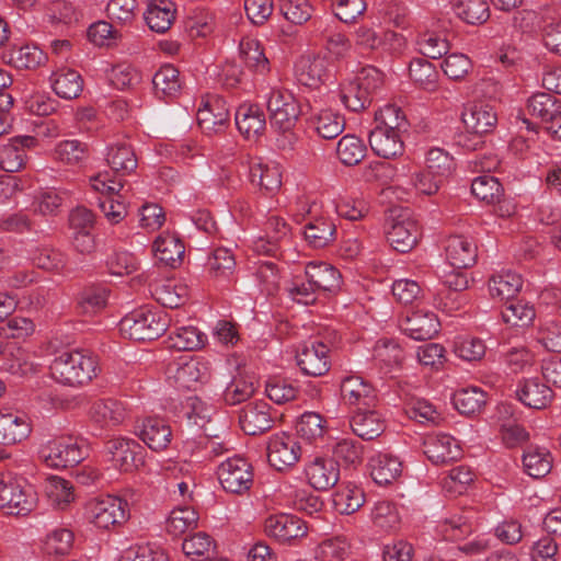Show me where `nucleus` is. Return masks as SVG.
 I'll return each mask as SVG.
<instances>
[{"mask_svg":"<svg viewBox=\"0 0 561 561\" xmlns=\"http://www.w3.org/2000/svg\"><path fill=\"white\" fill-rule=\"evenodd\" d=\"M529 114L538 117L547 126V124L561 111V101L549 93H536L528 100Z\"/></svg>","mask_w":561,"mask_h":561,"instance_id":"43","label":"nucleus"},{"mask_svg":"<svg viewBox=\"0 0 561 561\" xmlns=\"http://www.w3.org/2000/svg\"><path fill=\"white\" fill-rule=\"evenodd\" d=\"M525 471L533 478L539 479L548 474L552 468L550 454L545 449L529 448L523 456Z\"/></svg>","mask_w":561,"mask_h":561,"instance_id":"56","label":"nucleus"},{"mask_svg":"<svg viewBox=\"0 0 561 561\" xmlns=\"http://www.w3.org/2000/svg\"><path fill=\"white\" fill-rule=\"evenodd\" d=\"M366 154V145L355 135H345L337 142L336 157L346 167L359 164Z\"/></svg>","mask_w":561,"mask_h":561,"instance_id":"39","label":"nucleus"},{"mask_svg":"<svg viewBox=\"0 0 561 561\" xmlns=\"http://www.w3.org/2000/svg\"><path fill=\"white\" fill-rule=\"evenodd\" d=\"M353 433L364 440H373L385 431V422L373 408L355 411L351 419Z\"/></svg>","mask_w":561,"mask_h":561,"instance_id":"29","label":"nucleus"},{"mask_svg":"<svg viewBox=\"0 0 561 561\" xmlns=\"http://www.w3.org/2000/svg\"><path fill=\"white\" fill-rule=\"evenodd\" d=\"M197 520V513L193 508L188 506L178 507L170 513L165 522V530L169 535L176 538L186 530L196 527Z\"/></svg>","mask_w":561,"mask_h":561,"instance_id":"51","label":"nucleus"},{"mask_svg":"<svg viewBox=\"0 0 561 561\" xmlns=\"http://www.w3.org/2000/svg\"><path fill=\"white\" fill-rule=\"evenodd\" d=\"M236 126L247 138H255L265 129V115L257 105H241L236 111Z\"/></svg>","mask_w":561,"mask_h":561,"instance_id":"31","label":"nucleus"},{"mask_svg":"<svg viewBox=\"0 0 561 561\" xmlns=\"http://www.w3.org/2000/svg\"><path fill=\"white\" fill-rule=\"evenodd\" d=\"M168 379L181 389H195L197 383L207 382L210 377L208 363L195 358L180 357L168 364Z\"/></svg>","mask_w":561,"mask_h":561,"instance_id":"8","label":"nucleus"},{"mask_svg":"<svg viewBox=\"0 0 561 561\" xmlns=\"http://www.w3.org/2000/svg\"><path fill=\"white\" fill-rule=\"evenodd\" d=\"M31 426L24 415L8 409L0 410V445L10 446L27 438Z\"/></svg>","mask_w":561,"mask_h":561,"instance_id":"23","label":"nucleus"},{"mask_svg":"<svg viewBox=\"0 0 561 561\" xmlns=\"http://www.w3.org/2000/svg\"><path fill=\"white\" fill-rule=\"evenodd\" d=\"M301 456L297 438L286 433L274 435L267 444V459L277 471L294 467Z\"/></svg>","mask_w":561,"mask_h":561,"instance_id":"10","label":"nucleus"},{"mask_svg":"<svg viewBox=\"0 0 561 561\" xmlns=\"http://www.w3.org/2000/svg\"><path fill=\"white\" fill-rule=\"evenodd\" d=\"M152 251L160 263L176 268L183 262L185 247L178 237L167 233L154 240Z\"/></svg>","mask_w":561,"mask_h":561,"instance_id":"30","label":"nucleus"},{"mask_svg":"<svg viewBox=\"0 0 561 561\" xmlns=\"http://www.w3.org/2000/svg\"><path fill=\"white\" fill-rule=\"evenodd\" d=\"M36 144L32 136L11 138L9 144L0 147V168L5 172H18L25 165L26 148Z\"/></svg>","mask_w":561,"mask_h":561,"instance_id":"22","label":"nucleus"},{"mask_svg":"<svg viewBox=\"0 0 561 561\" xmlns=\"http://www.w3.org/2000/svg\"><path fill=\"white\" fill-rule=\"evenodd\" d=\"M55 93L66 100L78 98L83 90V79L72 69H61L55 73L53 81Z\"/></svg>","mask_w":561,"mask_h":561,"instance_id":"40","label":"nucleus"},{"mask_svg":"<svg viewBox=\"0 0 561 561\" xmlns=\"http://www.w3.org/2000/svg\"><path fill=\"white\" fill-rule=\"evenodd\" d=\"M523 286L522 276L514 272L493 275L489 279V291L492 298L510 300L515 298Z\"/></svg>","mask_w":561,"mask_h":561,"instance_id":"38","label":"nucleus"},{"mask_svg":"<svg viewBox=\"0 0 561 561\" xmlns=\"http://www.w3.org/2000/svg\"><path fill=\"white\" fill-rule=\"evenodd\" d=\"M341 396L356 411L375 408L377 394L374 387L359 376L345 377L341 382Z\"/></svg>","mask_w":561,"mask_h":561,"instance_id":"14","label":"nucleus"},{"mask_svg":"<svg viewBox=\"0 0 561 561\" xmlns=\"http://www.w3.org/2000/svg\"><path fill=\"white\" fill-rule=\"evenodd\" d=\"M325 420L316 412L304 413L296 424L297 434L307 440L321 437L324 433Z\"/></svg>","mask_w":561,"mask_h":561,"instance_id":"62","label":"nucleus"},{"mask_svg":"<svg viewBox=\"0 0 561 561\" xmlns=\"http://www.w3.org/2000/svg\"><path fill=\"white\" fill-rule=\"evenodd\" d=\"M39 457L50 468L75 467L84 459L83 445L77 437L58 436L41 447Z\"/></svg>","mask_w":561,"mask_h":561,"instance_id":"6","label":"nucleus"},{"mask_svg":"<svg viewBox=\"0 0 561 561\" xmlns=\"http://www.w3.org/2000/svg\"><path fill=\"white\" fill-rule=\"evenodd\" d=\"M45 59V54L37 46H13L10 50V60L16 68L34 69Z\"/></svg>","mask_w":561,"mask_h":561,"instance_id":"60","label":"nucleus"},{"mask_svg":"<svg viewBox=\"0 0 561 561\" xmlns=\"http://www.w3.org/2000/svg\"><path fill=\"white\" fill-rule=\"evenodd\" d=\"M106 449L121 471L129 472L144 465V448L134 439H110L106 443Z\"/></svg>","mask_w":561,"mask_h":561,"instance_id":"17","label":"nucleus"},{"mask_svg":"<svg viewBox=\"0 0 561 561\" xmlns=\"http://www.w3.org/2000/svg\"><path fill=\"white\" fill-rule=\"evenodd\" d=\"M306 477L309 484L318 491H328L333 488L340 478L337 460L327 457H316L307 465Z\"/></svg>","mask_w":561,"mask_h":561,"instance_id":"16","label":"nucleus"},{"mask_svg":"<svg viewBox=\"0 0 561 561\" xmlns=\"http://www.w3.org/2000/svg\"><path fill=\"white\" fill-rule=\"evenodd\" d=\"M151 295L162 307L176 309L186 302L188 290L186 285L169 279L157 284Z\"/></svg>","mask_w":561,"mask_h":561,"instance_id":"37","label":"nucleus"},{"mask_svg":"<svg viewBox=\"0 0 561 561\" xmlns=\"http://www.w3.org/2000/svg\"><path fill=\"white\" fill-rule=\"evenodd\" d=\"M329 351L328 345L319 341L305 343L296 355L297 365L305 375L323 376L331 367Z\"/></svg>","mask_w":561,"mask_h":561,"instance_id":"12","label":"nucleus"},{"mask_svg":"<svg viewBox=\"0 0 561 561\" xmlns=\"http://www.w3.org/2000/svg\"><path fill=\"white\" fill-rule=\"evenodd\" d=\"M455 408L466 415L478 413L486 403V393L477 387L463 388L454 394Z\"/></svg>","mask_w":561,"mask_h":561,"instance_id":"46","label":"nucleus"},{"mask_svg":"<svg viewBox=\"0 0 561 561\" xmlns=\"http://www.w3.org/2000/svg\"><path fill=\"white\" fill-rule=\"evenodd\" d=\"M467 131L483 138L492 134L497 124V114L494 107L483 101L469 104L461 114Z\"/></svg>","mask_w":561,"mask_h":561,"instance_id":"11","label":"nucleus"},{"mask_svg":"<svg viewBox=\"0 0 561 561\" xmlns=\"http://www.w3.org/2000/svg\"><path fill=\"white\" fill-rule=\"evenodd\" d=\"M51 377L59 383L80 387L89 383L98 375V359L83 350L64 351L57 355L50 366Z\"/></svg>","mask_w":561,"mask_h":561,"instance_id":"1","label":"nucleus"},{"mask_svg":"<svg viewBox=\"0 0 561 561\" xmlns=\"http://www.w3.org/2000/svg\"><path fill=\"white\" fill-rule=\"evenodd\" d=\"M450 5L454 13L467 24L481 25L490 18L486 0H450Z\"/></svg>","mask_w":561,"mask_h":561,"instance_id":"33","label":"nucleus"},{"mask_svg":"<svg viewBox=\"0 0 561 561\" xmlns=\"http://www.w3.org/2000/svg\"><path fill=\"white\" fill-rule=\"evenodd\" d=\"M119 561H169V559L161 548L147 543L128 548Z\"/></svg>","mask_w":561,"mask_h":561,"instance_id":"64","label":"nucleus"},{"mask_svg":"<svg viewBox=\"0 0 561 561\" xmlns=\"http://www.w3.org/2000/svg\"><path fill=\"white\" fill-rule=\"evenodd\" d=\"M106 161L116 173H130L137 168L134 149L124 142H117L110 147Z\"/></svg>","mask_w":561,"mask_h":561,"instance_id":"45","label":"nucleus"},{"mask_svg":"<svg viewBox=\"0 0 561 561\" xmlns=\"http://www.w3.org/2000/svg\"><path fill=\"white\" fill-rule=\"evenodd\" d=\"M228 121L226 101L217 95L209 96L197 111V123L204 133H218Z\"/></svg>","mask_w":561,"mask_h":561,"instance_id":"18","label":"nucleus"},{"mask_svg":"<svg viewBox=\"0 0 561 561\" xmlns=\"http://www.w3.org/2000/svg\"><path fill=\"white\" fill-rule=\"evenodd\" d=\"M179 70L172 65L162 66L153 76L152 83L156 91L164 95H172L181 88Z\"/></svg>","mask_w":561,"mask_h":561,"instance_id":"63","label":"nucleus"},{"mask_svg":"<svg viewBox=\"0 0 561 561\" xmlns=\"http://www.w3.org/2000/svg\"><path fill=\"white\" fill-rule=\"evenodd\" d=\"M329 60L320 55H304L295 64L297 80L306 87L318 88L330 76Z\"/></svg>","mask_w":561,"mask_h":561,"instance_id":"13","label":"nucleus"},{"mask_svg":"<svg viewBox=\"0 0 561 561\" xmlns=\"http://www.w3.org/2000/svg\"><path fill=\"white\" fill-rule=\"evenodd\" d=\"M314 128L323 139H334L345 128V118L332 110H322L313 118Z\"/></svg>","mask_w":561,"mask_h":561,"instance_id":"49","label":"nucleus"},{"mask_svg":"<svg viewBox=\"0 0 561 561\" xmlns=\"http://www.w3.org/2000/svg\"><path fill=\"white\" fill-rule=\"evenodd\" d=\"M170 321L164 310L145 306L126 314L119 322V331L134 341H152L168 330Z\"/></svg>","mask_w":561,"mask_h":561,"instance_id":"2","label":"nucleus"},{"mask_svg":"<svg viewBox=\"0 0 561 561\" xmlns=\"http://www.w3.org/2000/svg\"><path fill=\"white\" fill-rule=\"evenodd\" d=\"M265 531L279 541H289L305 536L307 527L297 516L279 514L266 518Z\"/></svg>","mask_w":561,"mask_h":561,"instance_id":"24","label":"nucleus"},{"mask_svg":"<svg viewBox=\"0 0 561 561\" xmlns=\"http://www.w3.org/2000/svg\"><path fill=\"white\" fill-rule=\"evenodd\" d=\"M267 110L271 125L282 131V136L277 138L278 148L293 149L296 136L291 130L301 114L297 100L287 90H272L267 100Z\"/></svg>","mask_w":561,"mask_h":561,"instance_id":"3","label":"nucleus"},{"mask_svg":"<svg viewBox=\"0 0 561 561\" xmlns=\"http://www.w3.org/2000/svg\"><path fill=\"white\" fill-rule=\"evenodd\" d=\"M446 259L455 270L471 267L477 261V245L463 236H451L445 248Z\"/></svg>","mask_w":561,"mask_h":561,"instance_id":"26","label":"nucleus"},{"mask_svg":"<svg viewBox=\"0 0 561 561\" xmlns=\"http://www.w3.org/2000/svg\"><path fill=\"white\" fill-rule=\"evenodd\" d=\"M503 321L512 327H527L535 319V309L524 300H506L501 311Z\"/></svg>","mask_w":561,"mask_h":561,"instance_id":"41","label":"nucleus"},{"mask_svg":"<svg viewBox=\"0 0 561 561\" xmlns=\"http://www.w3.org/2000/svg\"><path fill=\"white\" fill-rule=\"evenodd\" d=\"M90 413L96 423L105 427L117 426L126 417L124 404L115 399L95 401L91 407Z\"/></svg>","mask_w":561,"mask_h":561,"instance_id":"32","label":"nucleus"},{"mask_svg":"<svg viewBox=\"0 0 561 561\" xmlns=\"http://www.w3.org/2000/svg\"><path fill=\"white\" fill-rule=\"evenodd\" d=\"M127 507L128 504L123 499L107 495L89 503V519L95 527L108 529L112 526L122 525L128 519Z\"/></svg>","mask_w":561,"mask_h":561,"instance_id":"9","label":"nucleus"},{"mask_svg":"<svg viewBox=\"0 0 561 561\" xmlns=\"http://www.w3.org/2000/svg\"><path fill=\"white\" fill-rule=\"evenodd\" d=\"M387 241L400 253L410 252L419 242L422 232L410 209L393 207L388 210L385 221Z\"/></svg>","mask_w":561,"mask_h":561,"instance_id":"4","label":"nucleus"},{"mask_svg":"<svg viewBox=\"0 0 561 561\" xmlns=\"http://www.w3.org/2000/svg\"><path fill=\"white\" fill-rule=\"evenodd\" d=\"M371 150L383 159H394L404 152V142L401 134L389 133L388 129L374 128L369 133Z\"/></svg>","mask_w":561,"mask_h":561,"instance_id":"28","label":"nucleus"},{"mask_svg":"<svg viewBox=\"0 0 561 561\" xmlns=\"http://www.w3.org/2000/svg\"><path fill=\"white\" fill-rule=\"evenodd\" d=\"M270 409V404L265 401L251 402L243 407L239 414L242 431L252 436L270 431L274 424Z\"/></svg>","mask_w":561,"mask_h":561,"instance_id":"15","label":"nucleus"},{"mask_svg":"<svg viewBox=\"0 0 561 561\" xmlns=\"http://www.w3.org/2000/svg\"><path fill=\"white\" fill-rule=\"evenodd\" d=\"M425 170L445 181L454 169V158L440 148L428 150L425 160Z\"/></svg>","mask_w":561,"mask_h":561,"instance_id":"59","label":"nucleus"},{"mask_svg":"<svg viewBox=\"0 0 561 561\" xmlns=\"http://www.w3.org/2000/svg\"><path fill=\"white\" fill-rule=\"evenodd\" d=\"M108 290L102 286H89L77 295L76 309L80 314H94L106 306Z\"/></svg>","mask_w":561,"mask_h":561,"instance_id":"42","label":"nucleus"},{"mask_svg":"<svg viewBox=\"0 0 561 561\" xmlns=\"http://www.w3.org/2000/svg\"><path fill=\"white\" fill-rule=\"evenodd\" d=\"M333 503L341 514L351 515L363 506L365 494L360 488L347 485L334 494Z\"/></svg>","mask_w":561,"mask_h":561,"instance_id":"57","label":"nucleus"},{"mask_svg":"<svg viewBox=\"0 0 561 561\" xmlns=\"http://www.w3.org/2000/svg\"><path fill=\"white\" fill-rule=\"evenodd\" d=\"M249 176L251 183L257 185L266 194L278 191L282 185V174L278 169L267 164H251Z\"/></svg>","mask_w":561,"mask_h":561,"instance_id":"44","label":"nucleus"},{"mask_svg":"<svg viewBox=\"0 0 561 561\" xmlns=\"http://www.w3.org/2000/svg\"><path fill=\"white\" fill-rule=\"evenodd\" d=\"M138 437L152 450H164L172 437L170 425L158 416H149L136 426Z\"/></svg>","mask_w":561,"mask_h":561,"instance_id":"20","label":"nucleus"},{"mask_svg":"<svg viewBox=\"0 0 561 561\" xmlns=\"http://www.w3.org/2000/svg\"><path fill=\"white\" fill-rule=\"evenodd\" d=\"M279 10L283 16L294 25L307 23L314 11L309 0H280Z\"/></svg>","mask_w":561,"mask_h":561,"instance_id":"58","label":"nucleus"},{"mask_svg":"<svg viewBox=\"0 0 561 561\" xmlns=\"http://www.w3.org/2000/svg\"><path fill=\"white\" fill-rule=\"evenodd\" d=\"M36 493L23 478L0 479V510L8 515L25 516L36 506Z\"/></svg>","mask_w":561,"mask_h":561,"instance_id":"5","label":"nucleus"},{"mask_svg":"<svg viewBox=\"0 0 561 561\" xmlns=\"http://www.w3.org/2000/svg\"><path fill=\"white\" fill-rule=\"evenodd\" d=\"M420 51L432 59H438L447 55L449 50L448 41L435 32H424L417 38Z\"/></svg>","mask_w":561,"mask_h":561,"instance_id":"61","label":"nucleus"},{"mask_svg":"<svg viewBox=\"0 0 561 561\" xmlns=\"http://www.w3.org/2000/svg\"><path fill=\"white\" fill-rule=\"evenodd\" d=\"M471 193L482 202L495 204L501 201L504 188L496 178L483 174L472 181Z\"/></svg>","mask_w":561,"mask_h":561,"instance_id":"50","label":"nucleus"},{"mask_svg":"<svg viewBox=\"0 0 561 561\" xmlns=\"http://www.w3.org/2000/svg\"><path fill=\"white\" fill-rule=\"evenodd\" d=\"M217 474L224 490L232 494H243L253 484L252 466L240 456L230 457L221 462Z\"/></svg>","mask_w":561,"mask_h":561,"instance_id":"7","label":"nucleus"},{"mask_svg":"<svg viewBox=\"0 0 561 561\" xmlns=\"http://www.w3.org/2000/svg\"><path fill=\"white\" fill-rule=\"evenodd\" d=\"M240 54L244 64L252 70L265 73L268 71V59L256 39H242L240 42Z\"/></svg>","mask_w":561,"mask_h":561,"instance_id":"55","label":"nucleus"},{"mask_svg":"<svg viewBox=\"0 0 561 561\" xmlns=\"http://www.w3.org/2000/svg\"><path fill=\"white\" fill-rule=\"evenodd\" d=\"M373 98L374 95L358 84L354 79L343 85L341 90L342 102L350 111L353 112H359L367 108L370 105Z\"/></svg>","mask_w":561,"mask_h":561,"instance_id":"54","label":"nucleus"},{"mask_svg":"<svg viewBox=\"0 0 561 561\" xmlns=\"http://www.w3.org/2000/svg\"><path fill=\"white\" fill-rule=\"evenodd\" d=\"M369 467L373 480L379 485H388L401 474V462L388 454L373 457Z\"/></svg>","mask_w":561,"mask_h":561,"instance_id":"36","label":"nucleus"},{"mask_svg":"<svg viewBox=\"0 0 561 561\" xmlns=\"http://www.w3.org/2000/svg\"><path fill=\"white\" fill-rule=\"evenodd\" d=\"M439 320L434 312L416 310L407 316L401 328L403 332L416 341L433 339L439 331Z\"/></svg>","mask_w":561,"mask_h":561,"instance_id":"21","label":"nucleus"},{"mask_svg":"<svg viewBox=\"0 0 561 561\" xmlns=\"http://www.w3.org/2000/svg\"><path fill=\"white\" fill-rule=\"evenodd\" d=\"M375 121V128L388 129L389 133L401 134L408 126L404 113L394 104H388L377 111Z\"/></svg>","mask_w":561,"mask_h":561,"instance_id":"53","label":"nucleus"},{"mask_svg":"<svg viewBox=\"0 0 561 561\" xmlns=\"http://www.w3.org/2000/svg\"><path fill=\"white\" fill-rule=\"evenodd\" d=\"M516 396L524 405L530 409L542 410L551 403L554 393L539 378H529L519 383Z\"/></svg>","mask_w":561,"mask_h":561,"instance_id":"25","label":"nucleus"},{"mask_svg":"<svg viewBox=\"0 0 561 561\" xmlns=\"http://www.w3.org/2000/svg\"><path fill=\"white\" fill-rule=\"evenodd\" d=\"M305 275L319 291L336 293L341 288V273L331 264L310 262L305 267Z\"/></svg>","mask_w":561,"mask_h":561,"instance_id":"27","label":"nucleus"},{"mask_svg":"<svg viewBox=\"0 0 561 561\" xmlns=\"http://www.w3.org/2000/svg\"><path fill=\"white\" fill-rule=\"evenodd\" d=\"M336 227L334 222L324 217L309 221L304 228L306 241L313 249L325 248L335 240Z\"/></svg>","mask_w":561,"mask_h":561,"instance_id":"34","label":"nucleus"},{"mask_svg":"<svg viewBox=\"0 0 561 561\" xmlns=\"http://www.w3.org/2000/svg\"><path fill=\"white\" fill-rule=\"evenodd\" d=\"M169 340L171 347L179 351H196L205 345L206 335L197 328L188 325L178 328L170 334Z\"/></svg>","mask_w":561,"mask_h":561,"instance_id":"52","label":"nucleus"},{"mask_svg":"<svg viewBox=\"0 0 561 561\" xmlns=\"http://www.w3.org/2000/svg\"><path fill=\"white\" fill-rule=\"evenodd\" d=\"M174 4L170 0H153L145 12L147 25L157 33H164L174 20Z\"/></svg>","mask_w":561,"mask_h":561,"instance_id":"35","label":"nucleus"},{"mask_svg":"<svg viewBox=\"0 0 561 561\" xmlns=\"http://www.w3.org/2000/svg\"><path fill=\"white\" fill-rule=\"evenodd\" d=\"M424 454L432 463L439 466L459 460L462 450L454 437L439 434L424 442Z\"/></svg>","mask_w":561,"mask_h":561,"instance_id":"19","label":"nucleus"},{"mask_svg":"<svg viewBox=\"0 0 561 561\" xmlns=\"http://www.w3.org/2000/svg\"><path fill=\"white\" fill-rule=\"evenodd\" d=\"M411 80L424 90H435L438 81L436 67L425 58H414L409 65Z\"/></svg>","mask_w":561,"mask_h":561,"instance_id":"47","label":"nucleus"},{"mask_svg":"<svg viewBox=\"0 0 561 561\" xmlns=\"http://www.w3.org/2000/svg\"><path fill=\"white\" fill-rule=\"evenodd\" d=\"M236 257L232 251L228 248L215 249L208 257L207 268L208 273L214 278H228L231 276L236 268Z\"/></svg>","mask_w":561,"mask_h":561,"instance_id":"48","label":"nucleus"}]
</instances>
